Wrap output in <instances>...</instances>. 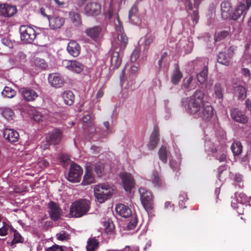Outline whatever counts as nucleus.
<instances>
[{"mask_svg": "<svg viewBox=\"0 0 251 251\" xmlns=\"http://www.w3.org/2000/svg\"><path fill=\"white\" fill-rule=\"evenodd\" d=\"M122 251H139V250L138 248L136 247H133L129 246H126L122 250Z\"/></svg>", "mask_w": 251, "mask_h": 251, "instance_id": "774afa93", "label": "nucleus"}, {"mask_svg": "<svg viewBox=\"0 0 251 251\" xmlns=\"http://www.w3.org/2000/svg\"><path fill=\"white\" fill-rule=\"evenodd\" d=\"M196 86V82L192 76H189L184 78L182 87L185 89H193Z\"/></svg>", "mask_w": 251, "mask_h": 251, "instance_id": "f704fd0d", "label": "nucleus"}, {"mask_svg": "<svg viewBox=\"0 0 251 251\" xmlns=\"http://www.w3.org/2000/svg\"><path fill=\"white\" fill-rule=\"evenodd\" d=\"M204 93L202 91L197 90L188 99L182 100L181 103L187 112L195 118H199L200 112L204 105Z\"/></svg>", "mask_w": 251, "mask_h": 251, "instance_id": "f03ea898", "label": "nucleus"}, {"mask_svg": "<svg viewBox=\"0 0 251 251\" xmlns=\"http://www.w3.org/2000/svg\"><path fill=\"white\" fill-rule=\"evenodd\" d=\"M1 42L3 45L8 47L9 48H12L13 47V43L12 41L7 37L3 38L1 39Z\"/></svg>", "mask_w": 251, "mask_h": 251, "instance_id": "bf43d9fd", "label": "nucleus"}, {"mask_svg": "<svg viewBox=\"0 0 251 251\" xmlns=\"http://www.w3.org/2000/svg\"><path fill=\"white\" fill-rule=\"evenodd\" d=\"M83 170L80 166L74 163L71 165L67 179L73 183H77L80 181Z\"/></svg>", "mask_w": 251, "mask_h": 251, "instance_id": "1a4fd4ad", "label": "nucleus"}, {"mask_svg": "<svg viewBox=\"0 0 251 251\" xmlns=\"http://www.w3.org/2000/svg\"><path fill=\"white\" fill-rule=\"evenodd\" d=\"M179 44L183 47L186 53H190L193 49V43L190 40H181Z\"/></svg>", "mask_w": 251, "mask_h": 251, "instance_id": "ea45409f", "label": "nucleus"}, {"mask_svg": "<svg viewBox=\"0 0 251 251\" xmlns=\"http://www.w3.org/2000/svg\"><path fill=\"white\" fill-rule=\"evenodd\" d=\"M65 18L59 16H52L49 18V25L52 29L60 28L65 24Z\"/></svg>", "mask_w": 251, "mask_h": 251, "instance_id": "6ab92c4d", "label": "nucleus"}, {"mask_svg": "<svg viewBox=\"0 0 251 251\" xmlns=\"http://www.w3.org/2000/svg\"><path fill=\"white\" fill-rule=\"evenodd\" d=\"M117 213L121 217L128 218L131 215V209L123 204H118L116 207Z\"/></svg>", "mask_w": 251, "mask_h": 251, "instance_id": "c756f323", "label": "nucleus"}, {"mask_svg": "<svg viewBox=\"0 0 251 251\" xmlns=\"http://www.w3.org/2000/svg\"><path fill=\"white\" fill-rule=\"evenodd\" d=\"M49 82L52 86L55 88H60L64 83L63 77L57 73L50 74L49 76Z\"/></svg>", "mask_w": 251, "mask_h": 251, "instance_id": "b1692460", "label": "nucleus"}, {"mask_svg": "<svg viewBox=\"0 0 251 251\" xmlns=\"http://www.w3.org/2000/svg\"><path fill=\"white\" fill-rule=\"evenodd\" d=\"M202 66L201 71L197 74V80L201 83H203L207 79L208 68L206 61L200 60L199 62Z\"/></svg>", "mask_w": 251, "mask_h": 251, "instance_id": "cd10ccee", "label": "nucleus"}, {"mask_svg": "<svg viewBox=\"0 0 251 251\" xmlns=\"http://www.w3.org/2000/svg\"><path fill=\"white\" fill-rule=\"evenodd\" d=\"M180 164V160L178 159L177 161L171 160L170 161V166L174 171L177 170L179 169Z\"/></svg>", "mask_w": 251, "mask_h": 251, "instance_id": "6e6d98bb", "label": "nucleus"}, {"mask_svg": "<svg viewBox=\"0 0 251 251\" xmlns=\"http://www.w3.org/2000/svg\"><path fill=\"white\" fill-rule=\"evenodd\" d=\"M222 17L224 19L231 18L232 19V8L231 4L228 1H223L221 4Z\"/></svg>", "mask_w": 251, "mask_h": 251, "instance_id": "a211bd4d", "label": "nucleus"}, {"mask_svg": "<svg viewBox=\"0 0 251 251\" xmlns=\"http://www.w3.org/2000/svg\"><path fill=\"white\" fill-rule=\"evenodd\" d=\"M248 198L244 193H236L232 198L231 205L234 209H237L239 214H242L244 204L247 203Z\"/></svg>", "mask_w": 251, "mask_h": 251, "instance_id": "0eeeda50", "label": "nucleus"}, {"mask_svg": "<svg viewBox=\"0 0 251 251\" xmlns=\"http://www.w3.org/2000/svg\"><path fill=\"white\" fill-rule=\"evenodd\" d=\"M200 60H202L206 61L207 63V61L206 59L203 58H197L196 60H194L193 64L194 66V68L195 69H202V66L201 64L199 62Z\"/></svg>", "mask_w": 251, "mask_h": 251, "instance_id": "052dcab7", "label": "nucleus"}, {"mask_svg": "<svg viewBox=\"0 0 251 251\" xmlns=\"http://www.w3.org/2000/svg\"><path fill=\"white\" fill-rule=\"evenodd\" d=\"M20 92L24 100L26 101H33L38 97V94L30 88H23Z\"/></svg>", "mask_w": 251, "mask_h": 251, "instance_id": "a878e982", "label": "nucleus"}, {"mask_svg": "<svg viewBox=\"0 0 251 251\" xmlns=\"http://www.w3.org/2000/svg\"><path fill=\"white\" fill-rule=\"evenodd\" d=\"M48 207L50 218L54 221L58 220L60 218L61 213V210L58 205L53 201H50Z\"/></svg>", "mask_w": 251, "mask_h": 251, "instance_id": "dca6fc26", "label": "nucleus"}, {"mask_svg": "<svg viewBox=\"0 0 251 251\" xmlns=\"http://www.w3.org/2000/svg\"><path fill=\"white\" fill-rule=\"evenodd\" d=\"M128 19L130 22L135 25H140L142 22V17L135 5H133L129 10Z\"/></svg>", "mask_w": 251, "mask_h": 251, "instance_id": "2eb2a0df", "label": "nucleus"}, {"mask_svg": "<svg viewBox=\"0 0 251 251\" xmlns=\"http://www.w3.org/2000/svg\"><path fill=\"white\" fill-rule=\"evenodd\" d=\"M90 207V202L86 200H80L73 202L70 210L73 217L79 218L87 214Z\"/></svg>", "mask_w": 251, "mask_h": 251, "instance_id": "7ed1b4c3", "label": "nucleus"}, {"mask_svg": "<svg viewBox=\"0 0 251 251\" xmlns=\"http://www.w3.org/2000/svg\"><path fill=\"white\" fill-rule=\"evenodd\" d=\"M140 53L138 50H135L130 56V60L128 62H138L137 61L139 57Z\"/></svg>", "mask_w": 251, "mask_h": 251, "instance_id": "13d9d810", "label": "nucleus"}, {"mask_svg": "<svg viewBox=\"0 0 251 251\" xmlns=\"http://www.w3.org/2000/svg\"><path fill=\"white\" fill-rule=\"evenodd\" d=\"M63 65L69 71L76 74L81 73L84 68L83 64L76 60H65Z\"/></svg>", "mask_w": 251, "mask_h": 251, "instance_id": "ddd939ff", "label": "nucleus"}, {"mask_svg": "<svg viewBox=\"0 0 251 251\" xmlns=\"http://www.w3.org/2000/svg\"><path fill=\"white\" fill-rule=\"evenodd\" d=\"M20 31L21 40L25 43H32L36 38V31L31 26L22 25L20 27Z\"/></svg>", "mask_w": 251, "mask_h": 251, "instance_id": "6e6552de", "label": "nucleus"}, {"mask_svg": "<svg viewBox=\"0 0 251 251\" xmlns=\"http://www.w3.org/2000/svg\"><path fill=\"white\" fill-rule=\"evenodd\" d=\"M191 15L188 16V18L192 20V22L189 24L192 26H194L198 22L199 20V15L197 9L194 10L193 11V14L191 15V13H190Z\"/></svg>", "mask_w": 251, "mask_h": 251, "instance_id": "49530a36", "label": "nucleus"}, {"mask_svg": "<svg viewBox=\"0 0 251 251\" xmlns=\"http://www.w3.org/2000/svg\"><path fill=\"white\" fill-rule=\"evenodd\" d=\"M233 55V51L231 48L227 50V52H221L219 53L217 61L219 63L227 66Z\"/></svg>", "mask_w": 251, "mask_h": 251, "instance_id": "412c9836", "label": "nucleus"}, {"mask_svg": "<svg viewBox=\"0 0 251 251\" xmlns=\"http://www.w3.org/2000/svg\"><path fill=\"white\" fill-rule=\"evenodd\" d=\"M232 119L235 121L241 124H245L248 121V118L245 113L236 108H232L230 111Z\"/></svg>", "mask_w": 251, "mask_h": 251, "instance_id": "aec40b11", "label": "nucleus"}, {"mask_svg": "<svg viewBox=\"0 0 251 251\" xmlns=\"http://www.w3.org/2000/svg\"><path fill=\"white\" fill-rule=\"evenodd\" d=\"M3 137L8 142L14 143L18 141L19 134L18 132L11 128H6L3 131Z\"/></svg>", "mask_w": 251, "mask_h": 251, "instance_id": "bb28decb", "label": "nucleus"}, {"mask_svg": "<svg viewBox=\"0 0 251 251\" xmlns=\"http://www.w3.org/2000/svg\"><path fill=\"white\" fill-rule=\"evenodd\" d=\"M101 28L100 26H95L86 29V35L95 41H98L101 37Z\"/></svg>", "mask_w": 251, "mask_h": 251, "instance_id": "393cba45", "label": "nucleus"}, {"mask_svg": "<svg viewBox=\"0 0 251 251\" xmlns=\"http://www.w3.org/2000/svg\"><path fill=\"white\" fill-rule=\"evenodd\" d=\"M99 243L95 238L88 240L86 249L87 251H95L99 247Z\"/></svg>", "mask_w": 251, "mask_h": 251, "instance_id": "4c0bfd02", "label": "nucleus"}, {"mask_svg": "<svg viewBox=\"0 0 251 251\" xmlns=\"http://www.w3.org/2000/svg\"><path fill=\"white\" fill-rule=\"evenodd\" d=\"M182 77V73L179 70L178 67L176 66L172 73L171 81L174 84L176 85L179 83Z\"/></svg>", "mask_w": 251, "mask_h": 251, "instance_id": "c9c22d12", "label": "nucleus"}, {"mask_svg": "<svg viewBox=\"0 0 251 251\" xmlns=\"http://www.w3.org/2000/svg\"><path fill=\"white\" fill-rule=\"evenodd\" d=\"M62 138V133L59 129H55L49 133L46 137L47 142L51 144H57L60 142Z\"/></svg>", "mask_w": 251, "mask_h": 251, "instance_id": "f3484780", "label": "nucleus"}, {"mask_svg": "<svg viewBox=\"0 0 251 251\" xmlns=\"http://www.w3.org/2000/svg\"><path fill=\"white\" fill-rule=\"evenodd\" d=\"M14 241L16 242H23V238L17 230H14Z\"/></svg>", "mask_w": 251, "mask_h": 251, "instance_id": "680f3d73", "label": "nucleus"}, {"mask_svg": "<svg viewBox=\"0 0 251 251\" xmlns=\"http://www.w3.org/2000/svg\"><path fill=\"white\" fill-rule=\"evenodd\" d=\"M242 144L239 141L234 142L231 146V149L235 155L240 154L242 151Z\"/></svg>", "mask_w": 251, "mask_h": 251, "instance_id": "a19ab883", "label": "nucleus"}, {"mask_svg": "<svg viewBox=\"0 0 251 251\" xmlns=\"http://www.w3.org/2000/svg\"><path fill=\"white\" fill-rule=\"evenodd\" d=\"M103 230L107 233H111L114 229V226L113 223L109 221H104L102 222Z\"/></svg>", "mask_w": 251, "mask_h": 251, "instance_id": "c03bdc74", "label": "nucleus"}, {"mask_svg": "<svg viewBox=\"0 0 251 251\" xmlns=\"http://www.w3.org/2000/svg\"><path fill=\"white\" fill-rule=\"evenodd\" d=\"M213 90L215 96L217 98L219 99L223 98L224 90L221 84L216 83L214 87Z\"/></svg>", "mask_w": 251, "mask_h": 251, "instance_id": "de8ad7c7", "label": "nucleus"}, {"mask_svg": "<svg viewBox=\"0 0 251 251\" xmlns=\"http://www.w3.org/2000/svg\"><path fill=\"white\" fill-rule=\"evenodd\" d=\"M0 112L2 116L6 119L10 120H12L15 116L13 110L8 107H3L0 108Z\"/></svg>", "mask_w": 251, "mask_h": 251, "instance_id": "e433bc0d", "label": "nucleus"}, {"mask_svg": "<svg viewBox=\"0 0 251 251\" xmlns=\"http://www.w3.org/2000/svg\"><path fill=\"white\" fill-rule=\"evenodd\" d=\"M46 251H64L61 247L55 246L48 249Z\"/></svg>", "mask_w": 251, "mask_h": 251, "instance_id": "338daca9", "label": "nucleus"}, {"mask_svg": "<svg viewBox=\"0 0 251 251\" xmlns=\"http://www.w3.org/2000/svg\"><path fill=\"white\" fill-rule=\"evenodd\" d=\"M67 49L69 53L74 57H77L80 52V47L75 41H71L68 43Z\"/></svg>", "mask_w": 251, "mask_h": 251, "instance_id": "c85d7f7f", "label": "nucleus"}, {"mask_svg": "<svg viewBox=\"0 0 251 251\" xmlns=\"http://www.w3.org/2000/svg\"><path fill=\"white\" fill-rule=\"evenodd\" d=\"M11 229L12 228L9 225L3 222L2 226L0 227V236L6 235Z\"/></svg>", "mask_w": 251, "mask_h": 251, "instance_id": "3c124183", "label": "nucleus"}, {"mask_svg": "<svg viewBox=\"0 0 251 251\" xmlns=\"http://www.w3.org/2000/svg\"><path fill=\"white\" fill-rule=\"evenodd\" d=\"M56 238L60 241H67L70 239V235L67 232L62 231L56 234Z\"/></svg>", "mask_w": 251, "mask_h": 251, "instance_id": "603ef678", "label": "nucleus"}, {"mask_svg": "<svg viewBox=\"0 0 251 251\" xmlns=\"http://www.w3.org/2000/svg\"><path fill=\"white\" fill-rule=\"evenodd\" d=\"M158 155L160 159L163 162L166 163L167 161V152L166 147L162 146L158 151Z\"/></svg>", "mask_w": 251, "mask_h": 251, "instance_id": "a18cd8bd", "label": "nucleus"}, {"mask_svg": "<svg viewBox=\"0 0 251 251\" xmlns=\"http://www.w3.org/2000/svg\"><path fill=\"white\" fill-rule=\"evenodd\" d=\"M119 176L122 180L124 189L127 192L130 191L135 185L131 174L127 172H123L120 174Z\"/></svg>", "mask_w": 251, "mask_h": 251, "instance_id": "4468645a", "label": "nucleus"}, {"mask_svg": "<svg viewBox=\"0 0 251 251\" xmlns=\"http://www.w3.org/2000/svg\"><path fill=\"white\" fill-rule=\"evenodd\" d=\"M95 171L98 176H101L104 174V164L100 162L95 164Z\"/></svg>", "mask_w": 251, "mask_h": 251, "instance_id": "09e8293b", "label": "nucleus"}, {"mask_svg": "<svg viewBox=\"0 0 251 251\" xmlns=\"http://www.w3.org/2000/svg\"><path fill=\"white\" fill-rule=\"evenodd\" d=\"M139 63L138 62H127L125 66L124 69L123 70L121 75H120L121 84L122 86L126 87L125 83L126 82L125 78L126 70H127L129 74V78H130L131 75H135L138 71Z\"/></svg>", "mask_w": 251, "mask_h": 251, "instance_id": "f8f14e48", "label": "nucleus"}, {"mask_svg": "<svg viewBox=\"0 0 251 251\" xmlns=\"http://www.w3.org/2000/svg\"><path fill=\"white\" fill-rule=\"evenodd\" d=\"M34 64L37 67L42 69H45L48 67L46 61L43 59L39 58H36L34 59Z\"/></svg>", "mask_w": 251, "mask_h": 251, "instance_id": "8fccbe9b", "label": "nucleus"}, {"mask_svg": "<svg viewBox=\"0 0 251 251\" xmlns=\"http://www.w3.org/2000/svg\"><path fill=\"white\" fill-rule=\"evenodd\" d=\"M159 141V132L157 130H154L152 133L148 146L150 150L154 149Z\"/></svg>", "mask_w": 251, "mask_h": 251, "instance_id": "72a5a7b5", "label": "nucleus"}, {"mask_svg": "<svg viewBox=\"0 0 251 251\" xmlns=\"http://www.w3.org/2000/svg\"><path fill=\"white\" fill-rule=\"evenodd\" d=\"M32 116V118L36 121L39 122L42 120V115L41 113L38 111L35 110L33 111Z\"/></svg>", "mask_w": 251, "mask_h": 251, "instance_id": "e2e57ef3", "label": "nucleus"}, {"mask_svg": "<svg viewBox=\"0 0 251 251\" xmlns=\"http://www.w3.org/2000/svg\"><path fill=\"white\" fill-rule=\"evenodd\" d=\"M69 17L75 25L79 26L81 25V19L78 13L75 11H71L69 14Z\"/></svg>", "mask_w": 251, "mask_h": 251, "instance_id": "58836bf2", "label": "nucleus"}, {"mask_svg": "<svg viewBox=\"0 0 251 251\" xmlns=\"http://www.w3.org/2000/svg\"><path fill=\"white\" fill-rule=\"evenodd\" d=\"M62 98L64 103L68 105H72L75 100V95L72 91L70 90L65 91L62 94Z\"/></svg>", "mask_w": 251, "mask_h": 251, "instance_id": "473e14b6", "label": "nucleus"}, {"mask_svg": "<svg viewBox=\"0 0 251 251\" xmlns=\"http://www.w3.org/2000/svg\"><path fill=\"white\" fill-rule=\"evenodd\" d=\"M228 35V32L226 31H221L219 32H216L215 34V41H218L225 38Z\"/></svg>", "mask_w": 251, "mask_h": 251, "instance_id": "5fc2aeb1", "label": "nucleus"}, {"mask_svg": "<svg viewBox=\"0 0 251 251\" xmlns=\"http://www.w3.org/2000/svg\"><path fill=\"white\" fill-rule=\"evenodd\" d=\"M234 97L239 100H244L246 97L247 91L243 86H237L234 87L233 91Z\"/></svg>", "mask_w": 251, "mask_h": 251, "instance_id": "2f4dec72", "label": "nucleus"}, {"mask_svg": "<svg viewBox=\"0 0 251 251\" xmlns=\"http://www.w3.org/2000/svg\"><path fill=\"white\" fill-rule=\"evenodd\" d=\"M205 150L211 152L220 162L225 161L226 159V148L225 146H218L210 140L205 142Z\"/></svg>", "mask_w": 251, "mask_h": 251, "instance_id": "39448f33", "label": "nucleus"}, {"mask_svg": "<svg viewBox=\"0 0 251 251\" xmlns=\"http://www.w3.org/2000/svg\"><path fill=\"white\" fill-rule=\"evenodd\" d=\"M251 5V0H242L237 4L232 13V19L236 20L245 14Z\"/></svg>", "mask_w": 251, "mask_h": 251, "instance_id": "9d476101", "label": "nucleus"}, {"mask_svg": "<svg viewBox=\"0 0 251 251\" xmlns=\"http://www.w3.org/2000/svg\"><path fill=\"white\" fill-rule=\"evenodd\" d=\"M2 96L8 98H12L16 95V91L11 87L6 86L1 92Z\"/></svg>", "mask_w": 251, "mask_h": 251, "instance_id": "37998d69", "label": "nucleus"}, {"mask_svg": "<svg viewBox=\"0 0 251 251\" xmlns=\"http://www.w3.org/2000/svg\"><path fill=\"white\" fill-rule=\"evenodd\" d=\"M17 8L14 5L7 4L0 5V15L4 17H11L17 13Z\"/></svg>", "mask_w": 251, "mask_h": 251, "instance_id": "5701e85b", "label": "nucleus"}, {"mask_svg": "<svg viewBox=\"0 0 251 251\" xmlns=\"http://www.w3.org/2000/svg\"><path fill=\"white\" fill-rule=\"evenodd\" d=\"M94 192L97 201L102 203L113 194L114 190L110 185L101 183L95 186Z\"/></svg>", "mask_w": 251, "mask_h": 251, "instance_id": "20e7f679", "label": "nucleus"}, {"mask_svg": "<svg viewBox=\"0 0 251 251\" xmlns=\"http://www.w3.org/2000/svg\"><path fill=\"white\" fill-rule=\"evenodd\" d=\"M187 199V194L183 192L180 194L179 197V205L181 208H183L186 207L183 202L184 201H186Z\"/></svg>", "mask_w": 251, "mask_h": 251, "instance_id": "4d7b16f0", "label": "nucleus"}, {"mask_svg": "<svg viewBox=\"0 0 251 251\" xmlns=\"http://www.w3.org/2000/svg\"><path fill=\"white\" fill-rule=\"evenodd\" d=\"M26 55L24 52L22 51L19 52L15 57V63H21L24 62L25 60Z\"/></svg>", "mask_w": 251, "mask_h": 251, "instance_id": "864d4df0", "label": "nucleus"}, {"mask_svg": "<svg viewBox=\"0 0 251 251\" xmlns=\"http://www.w3.org/2000/svg\"><path fill=\"white\" fill-rule=\"evenodd\" d=\"M139 192L140 194L141 202L146 209H151L152 208L153 198L152 193L144 188H140Z\"/></svg>", "mask_w": 251, "mask_h": 251, "instance_id": "9b49d317", "label": "nucleus"}, {"mask_svg": "<svg viewBox=\"0 0 251 251\" xmlns=\"http://www.w3.org/2000/svg\"><path fill=\"white\" fill-rule=\"evenodd\" d=\"M214 117L213 107L204 104L200 112V117L205 121H210Z\"/></svg>", "mask_w": 251, "mask_h": 251, "instance_id": "4be33fe9", "label": "nucleus"}, {"mask_svg": "<svg viewBox=\"0 0 251 251\" xmlns=\"http://www.w3.org/2000/svg\"><path fill=\"white\" fill-rule=\"evenodd\" d=\"M103 9L106 16L113 22L115 30L117 32V37L112 44L115 50L111 54L110 62L113 69H117L121 64L123 53L121 51L126 45L128 41L127 36L124 32L122 23L120 19L116 8L120 3L117 0H104Z\"/></svg>", "mask_w": 251, "mask_h": 251, "instance_id": "f257e3e1", "label": "nucleus"}, {"mask_svg": "<svg viewBox=\"0 0 251 251\" xmlns=\"http://www.w3.org/2000/svg\"><path fill=\"white\" fill-rule=\"evenodd\" d=\"M168 53L166 52H164L161 55V58L158 61V65L160 67L163 62L167 61L166 58L167 57Z\"/></svg>", "mask_w": 251, "mask_h": 251, "instance_id": "69168bd1", "label": "nucleus"}, {"mask_svg": "<svg viewBox=\"0 0 251 251\" xmlns=\"http://www.w3.org/2000/svg\"><path fill=\"white\" fill-rule=\"evenodd\" d=\"M154 40V37L151 35H147L145 37V44L146 46L150 45Z\"/></svg>", "mask_w": 251, "mask_h": 251, "instance_id": "0e129e2a", "label": "nucleus"}, {"mask_svg": "<svg viewBox=\"0 0 251 251\" xmlns=\"http://www.w3.org/2000/svg\"><path fill=\"white\" fill-rule=\"evenodd\" d=\"M95 182V176L92 169L87 166L86 173L84 176L83 179L81 182L83 185H88Z\"/></svg>", "mask_w": 251, "mask_h": 251, "instance_id": "7c9ffc66", "label": "nucleus"}, {"mask_svg": "<svg viewBox=\"0 0 251 251\" xmlns=\"http://www.w3.org/2000/svg\"><path fill=\"white\" fill-rule=\"evenodd\" d=\"M100 4L94 0H89L86 3L84 7V14L88 17L97 16L101 12Z\"/></svg>", "mask_w": 251, "mask_h": 251, "instance_id": "423d86ee", "label": "nucleus"}, {"mask_svg": "<svg viewBox=\"0 0 251 251\" xmlns=\"http://www.w3.org/2000/svg\"><path fill=\"white\" fill-rule=\"evenodd\" d=\"M151 180L155 187H158L162 185V181L156 171L152 172Z\"/></svg>", "mask_w": 251, "mask_h": 251, "instance_id": "79ce46f5", "label": "nucleus"}]
</instances>
